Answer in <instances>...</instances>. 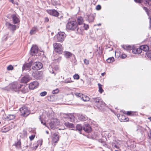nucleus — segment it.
Masks as SVG:
<instances>
[{"label": "nucleus", "mask_w": 151, "mask_h": 151, "mask_svg": "<svg viewBox=\"0 0 151 151\" xmlns=\"http://www.w3.org/2000/svg\"><path fill=\"white\" fill-rule=\"evenodd\" d=\"M63 53L64 56L66 58H69L72 55L71 53L68 51L64 52Z\"/></svg>", "instance_id": "31"}, {"label": "nucleus", "mask_w": 151, "mask_h": 151, "mask_svg": "<svg viewBox=\"0 0 151 151\" xmlns=\"http://www.w3.org/2000/svg\"><path fill=\"white\" fill-rule=\"evenodd\" d=\"M30 54L33 55L36 54L38 51V48L37 45H33L30 50Z\"/></svg>", "instance_id": "17"}, {"label": "nucleus", "mask_w": 151, "mask_h": 151, "mask_svg": "<svg viewBox=\"0 0 151 151\" xmlns=\"http://www.w3.org/2000/svg\"><path fill=\"white\" fill-rule=\"evenodd\" d=\"M101 135L103 136H104L105 137H106L107 136L109 140H111L116 139L114 134V131H111L109 132L107 131L103 132Z\"/></svg>", "instance_id": "4"}, {"label": "nucleus", "mask_w": 151, "mask_h": 151, "mask_svg": "<svg viewBox=\"0 0 151 151\" xmlns=\"http://www.w3.org/2000/svg\"><path fill=\"white\" fill-rule=\"evenodd\" d=\"M61 57H59L58 58L55 59V62L58 63L62 59Z\"/></svg>", "instance_id": "51"}, {"label": "nucleus", "mask_w": 151, "mask_h": 151, "mask_svg": "<svg viewBox=\"0 0 151 151\" xmlns=\"http://www.w3.org/2000/svg\"><path fill=\"white\" fill-rule=\"evenodd\" d=\"M65 124L67 127L70 128H73L74 127V125L73 124L68 122L65 123Z\"/></svg>", "instance_id": "34"}, {"label": "nucleus", "mask_w": 151, "mask_h": 151, "mask_svg": "<svg viewBox=\"0 0 151 151\" xmlns=\"http://www.w3.org/2000/svg\"><path fill=\"white\" fill-rule=\"evenodd\" d=\"M40 72H37L35 73L32 76L34 78L37 79H40L41 77V74Z\"/></svg>", "instance_id": "25"}, {"label": "nucleus", "mask_w": 151, "mask_h": 151, "mask_svg": "<svg viewBox=\"0 0 151 151\" xmlns=\"http://www.w3.org/2000/svg\"><path fill=\"white\" fill-rule=\"evenodd\" d=\"M141 50L145 52V53L149 50V47L147 45H144L140 46Z\"/></svg>", "instance_id": "27"}, {"label": "nucleus", "mask_w": 151, "mask_h": 151, "mask_svg": "<svg viewBox=\"0 0 151 151\" xmlns=\"http://www.w3.org/2000/svg\"><path fill=\"white\" fill-rule=\"evenodd\" d=\"M73 57L74 60V62L75 63L76 62V58H75V56L74 55H73Z\"/></svg>", "instance_id": "64"}, {"label": "nucleus", "mask_w": 151, "mask_h": 151, "mask_svg": "<svg viewBox=\"0 0 151 151\" xmlns=\"http://www.w3.org/2000/svg\"><path fill=\"white\" fill-rule=\"evenodd\" d=\"M22 92L24 93H26L28 92V89L27 87L24 86L21 90Z\"/></svg>", "instance_id": "38"}, {"label": "nucleus", "mask_w": 151, "mask_h": 151, "mask_svg": "<svg viewBox=\"0 0 151 151\" xmlns=\"http://www.w3.org/2000/svg\"><path fill=\"white\" fill-rule=\"evenodd\" d=\"M65 37V34L64 32H59L55 37L57 41L59 42H62Z\"/></svg>", "instance_id": "8"}, {"label": "nucleus", "mask_w": 151, "mask_h": 151, "mask_svg": "<svg viewBox=\"0 0 151 151\" xmlns=\"http://www.w3.org/2000/svg\"><path fill=\"white\" fill-rule=\"evenodd\" d=\"M78 119L81 121H85L88 119L87 117L85 115L82 114H78Z\"/></svg>", "instance_id": "24"}, {"label": "nucleus", "mask_w": 151, "mask_h": 151, "mask_svg": "<svg viewBox=\"0 0 151 151\" xmlns=\"http://www.w3.org/2000/svg\"><path fill=\"white\" fill-rule=\"evenodd\" d=\"M84 22L83 18L81 17H79L77 18V23H78L79 25L82 24Z\"/></svg>", "instance_id": "30"}, {"label": "nucleus", "mask_w": 151, "mask_h": 151, "mask_svg": "<svg viewBox=\"0 0 151 151\" xmlns=\"http://www.w3.org/2000/svg\"><path fill=\"white\" fill-rule=\"evenodd\" d=\"M101 9V6L100 5H98L96 6V9L97 10H99Z\"/></svg>", "instance_id": "54"}, {"label": "nucleus", "mask_w": 151, "mask_h": 151, "mask_svg": "<svg viewBox=\"0 0 151 151\" xmlns=\"http://www.w3.org/2000/svg\"><path fill=\"white\" fill-rule=\"evenodd\" d=\"M11 129L10 127H3L1 129V131L2 132H6L9 131Z\"/></svg>", "instance_id": "32"}, {"label": "nucleus", "mask_w": 151, "mask_h": 151, "mask_svg": "<svg viewBox=\"0 0 151 151\" xmlns=\"http://www.w3.org/2000/svg\"><path fill=\"white\" fill-rule=\"evenodd\" d=\"M117 117L121 122H126L129 120V118L123 114H117Z\"/></svg>", "instance_id": "19"}, {"label": "nucleus", "mask_w": 151, "mask_h": 151, "mask_svg": "<svg viewBox=\"0 0 151 151\" xmlns=\"http://www.w3.org/2000/svg\"><path fill=\"white\" fill-rule=\"evenodd\" d=\"M75 95L76 96L81 98L84 101H88L90 100L88 96L81 93H76Z\"/></svg>", "instance_id": "11"}, {"label": "nucleus", "mask_w": 151, "mask_h": 151, "mask_svg": "<svg viewBox=\"0 0 151 151\" xmlns=\"http://www.w3.org/2000/svg\"><path fill=\"white\" fill-rule=\"evenodd\" d=\"M39 119L40 120V121H41V123L42 124H43V125H44L46 127H47L48 128V126H47L46 125V123L45 122H43V120H42V119H41V116H39Z\"/></svg>", "instance_id": "43"}, {"label": "nucleus", "mask_w": 151, "mask_h": 151, "mask_svg": "<svg viewBox=\"0 0 151 151\" xmlns=\"http://www.w3.org/2000/svg\"><path fill=\"white\" fill-rule=\"evenodd\" d=\"M67 118L70 121L72 122L74 121L75 117L73 114H67Z\"/></svg>", "instance_id": "28"}, {"label": "nucleus", "mask_w": 151, "mask_h": 151, "mask_svg": "<svg viewBox=\"0 0 151 151\" xmlns=\"http://www.w3.org/2000/svg\"><path fill=\"white\" fill-rule=\"evenodd\" d=\"M143 9L145 10L148 16H149V12L150 11L145 6L143 7Z\"/></svg>", "instance_id": "45"}, {"label": "nucleus", "mask_w": 151, "mask_h": 151, "mask_svg": "<svg viewBox=\"0 0 151 151\" xmlns=\"http://www.w3.org/2000/svg\"><path fill=\"white\" fill-rule=\"evenodd\" d=\"M52 4L53 5H55L56 4H57V2H55V1H52Z\"/></svg>", "instance_id": "61"}, {"label": "nucleus", "mask_w": 151, "mask_h": 151, "mask_svg": "<svg viewBox=\"0 0 151 151\" xmlns=\"http://www.w3.org/2000/svg\"><path fill=\"white\" fill-rule=\"evenodd\" d=\"M73 78H74V79H77V80L79 79L80 78V76H79V75L77 74H75L73 76Z\"/></svg>", "instance_id": "50"}, {"label": "nucleus", "mask_w": 151, "mask_h": 151, "mask_svg": "<svg viewBox=\"0 0 151 151\" xmlns=\"http://www.w3.org/2000/svg\"><path fill=\"white\" fill-rule=\"evenodd\" d=\"M13 67L11 65H9L7 67V70H13Z\"/></svg>", "instance_id": "47"}, {"label": "nucleus", "mask_w": 151, "mask_h": 151, "mask_svg": "<svg viewBox=\"0 0 151 151\" xmlns=\"http://www.w3.org/2000/svg\"><path fill=\"white\" fill-rule=\"evenodd\" d=\"M35 136L34 134H32V135L30 136L29 137V139L31 141L34 138H35Z\"/></svg>", "instance_id": "55"}, {"label": "nucleus", "mask_w": 151, "mask_h": 151, "mask_svg": "<svg viewBox=\"0 0 151 151\" xmlns=\"http://www.w3.org/2000/svg\"><path fill=\"white\" fill-rule=\"evenodd\" d=\"M145 55L149 59L151 60V50H149L146 52Z\"/></svg>", "instance_id": "37"}, {"label": "nucleus", "mask_w": 151, "mask_h": 151, "mask_svg": "<svg viewBox=\"0 0 151 151\" xmlns=\"http://www.w3.org/2000/svg\"><path fill=\"white\" fill-rule=\"evenodd\" d=\"M120 142L116 138V139H113L111 144V146H109L108 145V148H111L112 150H115V149H120Z\"/></svg>", "instance_id": "5"}, {"label": "nucleus", "mask_w": 151, "mask_h": 151, "mask_svg": "<svg viewBox=\"0 0 151 151\" xmlns=\"http://www.w3.org/2000/svg\"><path fill=\"white\" fill-rule=\"evenodd\" d=\"M83 61L84 63L86 65H88L89 64V61L86 59L84 60Z\"/></svg>", "instance_id": "53"}, {"label": "nucleus", "mask_w": 151, "mask_h": 151, "mask_svg": "<svg viewBox=\"0 0 151 151\" xmlns=\"http://www.w3.org/2000/svg\"><path fill=\"white\" fill-rule=\"evenodd\" d=\"M47 94V92L46 91H44L42 92H41L40 93V95L42 96H44L46 95Z\"/></svg>", "instance_id": "52"}, {"label": "nucleus", "mask_w": 151, "mask_h": 151, "mask_svg": "<svg viewBox=\"0 0 151 151\" xmlns=\"http://www.w3.org/2000/svg\"><path fill=\"white\" fill-rule=\"evenodd\" d=\"M44 22H48L49 21V19L47 17H45L44 18Z\"/></svg>", "instance_id": "59"}, {"label": "nucleus", "mask_w": 151, "mask_h": 151, "mask_svg": "<svg viewBox=\"0 0 151 151\" xmlns=\"http://www.w3.org/2000/svg\"><path fill=\"white\" fill-rule=\"evenodd\" d=\"M38 85V82L35 81L30 83L29 85V89H33L36 88Z\"/></svg>", "instance_id": "20"}, {"label": "nucleus", "mask_w": 151, "mask_h": 151, "mask_svg": "<svg viewBox=\"0 0 151 151\" xmlns=\"http://www.w3.org/2000/svg\"><path fill=\"white\" fill-rule=\"evenodd\" d=\"M31 79L30 77L28 75H26L21 80L22 82L27 83Z\"/></svg>", "instance_id": "22"}, {"label": "nucleus", "mask_w": 151, "mask_h": 151, "mask_svg": "<svg viewBox=\"0 0 151 151\" xmlns=\"http://www.w3.org/2000/svg\"><path fill=\"white\" fill-rule=\"evenodd\" d=\"M37 31V28L36 27H33L30 30V34L31 35H33L36 33Z\"/></svg>", "instance_id": "35"}, {"label": "nucleus", "mask_w": 151, "mask_h": 151, "mask_svg": "<svg viewBox=\"0 0 151 151\" xmlns=\"http://www.w3.org/2000/svg\"><path fill=\"white\" fill-rule=\"evenodd\" d=\"M42 67V64L40 62H35L33 64L32 69L35 70H38Z\"/></svg>", "instance_id": "12"}, {"label": "nucleus", "mask_w": 151, "mask_h": 151, "mask_svg": "<svg viewBox=\"0 0 151 151\" xmlns=\"http://www.w3.org/2000/svg\"><path fill=\"white\" fill-rule=\"evenodd\" d=\"M98 85L99 86V92L100 93H102V92L104 91L103 89L102 88V86L100 83H98Z\"/></svg>", "instance_id": "40"}, {"label": "nucleus", "mask_w": 151, "mask_h": 151, "mask_svg": "<svg viewBox=\"0 0 151 151\" xmlns=\"http://www.w3.org/2000/svg\"><path fill=\"white\" fill-rule=\"evenodd\" d=\"M59 136L56 133L54 134L53 136L52 141L56 143L58 141Z\"/></svg>", "instance_id": "29"}, {"label": "nucleus", "mask_w": 151, "mask_h": 151, "mask_svg": "<svg viewBox=\"0 0 151 151\" xmlns=\"http://www.w3.org/2000/svg\"><path fill=\"white\" fill-rule=\"evenodd\" d=\"M14 145H15L17 149H21V143L20 140H18L17 142H16Z\"/></svg>", "instance_id": "33"}, {"label": "nucleus", "mask_w": 151, "mask_h": 151, "mask_svg": "<svg viewBox=\"0 0 151 151\" xmlns=\"http://www.w3.org/2000/svg\"><path fill=\"white\" fill-rule=\"evenodd\" d=\"M124 114H127V112L125 111L124 110H122L121 111Z\"/></svg>", "instance_id": "63"}, {"label": "nucleus", "mask_w": 151, "mask_h": 151, "mask_svg": "<svg viewBox=\"0 0 151 151\" xmlns=\"http://www.w3.org/2000/svg\"><path fill=\"white\" fill-rule=\"evenodd\" d=\"M32 61H31L29 63H26L24 64L22 68V70H29L32 65Z\"/></svg>", "instance_id": "15"}, {"label": "nucleus", "mask_w": 151, "mask_h": 151, "mask_svg": "<svg viewBox=\"0 0 151 151\" xmlns=\"http://www.w3.org/2000/svg\"><path fill=\"white\" fill-rule=\"evenodd\" d=\"M114 61V58L113 57L109 58L106 60V61L109 63L113 62Z\"/></svg>", "instance_id": "41"}, {"label": "nucleus", "mask_w": 151, "mask_h": 151, "mask_svg": "<svg viewBox=\"0 0 151 151\" xmlns=\"http://www.w3.org/2000/svg\"><path fill=\"white\" fill-rule=\"evenodd\" d=\"M0 89L1 90L4 91H10L9 85L4 88H1Z\"/></svg>", "instance_id": "42"}, {"label": "nucleus", "mask_w": 151, "mask_h": 151, "mask_svg": "<svg viewBox=\"0 0 151 151\" xmlns=\"http://www.w3.org/2000/svg\"><path fill=\"white\" fill-rule=\"evenodd\" d=\"M76 129L78 130L79 132H81L82 130L83 127L81 124H77L76 126Z\"/></svg>", "instance_id": "36"}, {"label": "nucleus", "mask_w": 151, "mask_h": 151, "mask_svg": "<svg viewBox=\"0 0 151 151\" xmlns=\"http://www.w3.org/2000/svg\"><path fill=\"white\" fill-rule=\"evenodd\" d=\"M84 29V30H87L89 28V26L87 24H86L85 23L83 24V26Z\"/></svg>", "instance_id": "46"}, {"label": "nucleus", "mask_w": 151, "mask_h": 151, "mask_svg": "<svg viewBox=\"0 0 151 151\" xmlns=\"http://www.w3.org/2000/svg\"><path fill=\"white\" fill-rule=\"evenodd\" d=\"M20 111L21 115L24 117L27 116L30 113L28 108L26 106H24L20 108Z\"/></svg>", "instance_id": "9"}, {"label": "nucleus", "mask_w": 151, "mask_h": 151, "mask_svg": "<svg viewBox=\"0 0 151 151\" xmlns=\"http://www.w3.org/2000/svg\"><path fill=\"white\" fill-rule=\"evenodd\" d=\"M90 101L93 102L95 106L99 110H103L106 105L101 98L99 97H92L90 99Z\"/></svg>", "instance_id": "1"}, {"label": "nucleus", "mask_w": 151, "mask_h": 151, "mask_svg": "<svg viewBox=\"0 0 151 151\" xmlns=\"http://www.w3.org/2000/svg\"><path fill=\"white\" fill-rule=\"evenodd\" d=\"M15 116L13 114L8 115L7 116V118L9 119V120H12L15 118Z\"/></svg>", "instance_id": "39"}, {"label": "nucleus", "mask_w": 151, "mask_h": 151, "mask_svg": "<svg viewBox=\"0 0 151 151\" xmlns=\"http://www.w3.org/2000/svg\"><path fill=\"white\" fill-rule=\"evenodd\" d=\"M10 90H14L15 91H19V89L21 88L22 85H20L17 82H14L12 83L9 85Z\"/></svg>", "instance_id": "6"}, {"label": "nucleus", "mask_w": 151, "mask_h": 151, "mask_svg": "<svg viewBox=\"0 0 151 151\" xmlns=\"http://www.w3.org/2000/svg\"><path fill=\"white\" fill-rule=\"evenodd\" d=\"M72 82H73V81L71 80V78H70L66 79L64 80V82L65 83H68Z\"/></svg>", "instance_id": "44"}, {"label": "nucleus", "mask_w": 151, "mask_h": 151, "mask_svg": "<svg viewBox=\"0 0 151 151\" xmlns=\"http://www.w3.org/2000/svg\"><path fill=\"white\" fill-rule=\"evenodd\" d=\"M53 46L55 51L59 54H61L63 51V48L61 44L55 43L53 44Z\"/></svg>", "instance_id": "7"}, {"label": "nucleus", "mask_w": 151, "mask_h": 151, "mask_svg": "<svg viewBox=\"0 0 151 151\" xmlns=\"http://www.w3.org/2000/svg\"><path fill=\"white\" fill-rule=\"evenodd\" d=\"M132 114V112L131 111H127V114L128 115H131Z\"/></svg>", "instance_id": "58"}, {"label": "nucleus", "mask_w": 151, "mask_h": 151, "mask_svg": "<svg viewBox=\"0 0 151 151\" xmlns=\"http://www.w3.org/2000/svg\"><path fill=\"white\" fill-rule=\"evenodd\" d=\"M6 25L7 28L11 30L14 31L16 29L17 26L16 25L12 24L9 22H6Z\"/></svg>", "instance_id": "18"}, {"label": "nucleus", "mask_w": 151, "mask_h": 151, "mask_svg": "<svg viewBox=\"0 0 151 151\" xmlns=\"http://www.w3.org/2000/svg\"><path fill=\"white\" fill-rule=\"evenodd\" d=\"M29 70V74H30L31 75H32V76L33 75V74L35 72L32 70L30 68Z\"/></svg>", "instance_id": "56"}, {"label": "nucleus", "mask_w": 151, "mask_h": 151, "mask_svg": "<svg viewBox=\"0 0 151 151\" xmlns=\"http://www.w3.org/2000/svg\"><path fill=\"white\" fill-rule=\"evenodd\" d=\"M127 56V55L125 54L122 55L121 56V58L122 59H124Z\"/></svg>", "instance_id": "60"}, {"label": "nucleus", "mask_w": 151, "mask_h": 151, "mask_svg": "<svg viewBox=\"0 0 151 151\" xmlns=\"http://www.w3.org/2000/svg\"><path fill=\"white\" fill-rule=\"evenodd\" d=\"M49 70V71L50 73H54L55 76V73H54L53 70V69H52V68H50Z\"/></svg>", "instance_id": "57"}, {"label": "nucleus", "mask_w": 151, "mask_h": 151, "mask_svg": "<svg viewBox=\"0 0 151 151\" xmlns=\"http://www.w3.org/2000/svg\"><path fill=\"white\" fill-rule=\"evenodd\" d=\"M59 124V120L57 119H54L51 120V121L49 123V125L51 129H54Z\"/></svg>", "instance_id": "10"}, {"label": "nucleus", "mask_w": 151, "mask_h": 151, "mask_svg": "<svg viewBox=\"0 0 151 151\" xmlns=\"http://www.w3.org/2000/svg\"><path fill=\"white\" fill-rule=\"evenodd\" d=\"M59 92V90L58 89L53 90L52 91V93L53 94H56L58 93Z\"/></svg>", "instance_id": "48"}, {"label": "nucleus", "mask_w": 151, "mask_h": 151, "mask_svg": "<svg viewBox=\"0 0 151 151\" xmlns=\"http://www.w3.org/2000/svg\"><path fill=\"white\" fill-rule=\"evenodd\" d=\"M18 16L16 14L11 15V17L12 19L13 23L14 24H16L19 22L20 20L18 17Z\"/></svg>", "instance_id": "13"}, {"label": "nucleus", "mask_w": 151, "mask_h": 151, "mask_svg": "<svg viewBox=\"0 0 151 151\" xmlns=\"http://www.w3.org/2000/svg\"><path fill=\"white\" fill-rule=\"evenodd\" d=\"M147 135L148 139L151 141V130L150 131L148 132Z\"/></svg>", "instance_id": "49"}, {"label": "nucleus", "mask_w": 151, "mask_h": 151, "mask_svg": "<svg viewBox=\"0 0 151 151\" xmlns=\"http://www.w3.org/2000/svg\"><path fill=\"white\" fill-rule=\"evenodd\" d=\"M134 1L137 3L140 4L144 2L145 4H149L150 2L151 1V0H134Z\"/></svg>", "instance_id": "26"}, {"label": "nucleus", "mask_w": 151, "mask_h": 151, "mask_svg": "<svg viewBox=\"0 0 151 151\" xmlns=\"http://www.w3.org/2000/svg\"><path fill=\"white\" fill-rule=\"evenodd\" d=\"M122 48L126 50H132V52L135 54H139L142 53L140 48L133 49V47L130 45H123L122 46Z\"/></svg>", "instance_id": "3"}, {"label": "nucleus", "mask_w": 151, "mask_h": 151, "mask_svg": "<svg viewBox=\"0 0 151 151\" xmlns=\"http://www.w3.org/2000/svg\"><path fill=\"white\" fill-rule=\"evenodd\" d=\"M78 25L77 22L75 21L68 22L66 24L67 29L69 30H76L77 32L80 33L82 31V29L78 27Z\"/></svg>", "instance_id": "2"}, {"label": "nucleus", "mask_w": 151, "mask_h": 151, "mask_svg": "<svg viewBox=\"0 0 151 151\" xmlns=\"http://www.w3.org/2000/svg\"><path fill=\"white\" fill-rule=\"evenodd\" d=\"M150 18V28H151V19L150 17H149Z\"/></svg>", "instance_id": "62"}, {"label": "nucleus", "mask_w": 151, "mask_h": 151, "mask_svg": "<svg viewBox=\"0 0 151 151\" xmlns=\"http://www.w3.org/2000/svg\"><path fill=\"white\" fill-rule=\"evenodd\" d=\"M83 129L86 132L89 133L91 131L92 129L89 124H86L84 126Z\"/></svg>", "instance_id": "23"}, {"label": "nucleus", "mask_w": 151, "mask_h": 151, "mask_svg": "<svg viewBox=\"0 0 151 151\" xmlns=\"http://www.w3.org/2000/svg\"><path fill=\"white\" fill-rule=\"evenodd\" d=\"M46 12L49 14L53 16L58 17L59 15V13L55 9H48Z\"/></svg>", "instance_id": "14"}, {"label": "nucleus", "mask_w": 151, "mask_h": 151, "mask_svg": "<svg viewBox=\"0 0 151 151\" xmlns=\"http://www.w3.org/2000/svg\"><path fill=\"white\" fill-rule=\"evenodd\" d=\"M107 139L106 137H105L104 136H102V137L101 139H98V141L99 142H101L102 144L103 145L105 146L106 147H108V145L106 144L105 141H107Z\"/></svg>", "instance_id": "21"}, {"label": "nucleus", "mask_w": 151, "mask_h": 151, "mask_svg": "<svg viewBox=\"0 0 151 151\" xmlns=\"http://www.w3.org/2000/svg\"><path fill=\"white\" fill-rule=\"evenodd\" d=\"M95 17V14H91L88 15H87L86 17V21H88L89 23L92 22L94 21Z\"/></svg>", "instance_id": "16"}]
</instances>
